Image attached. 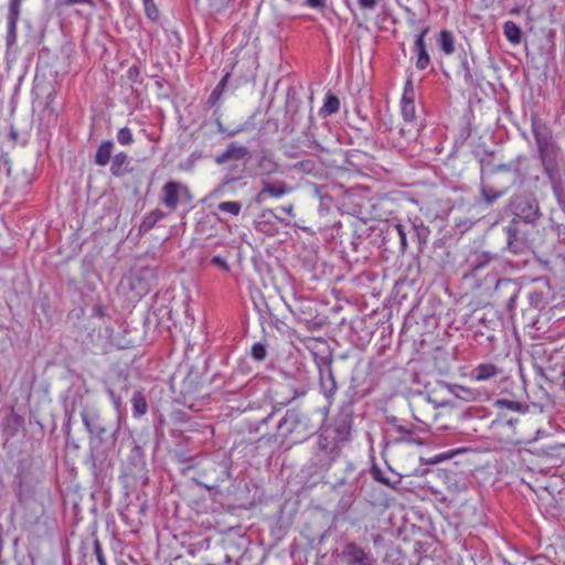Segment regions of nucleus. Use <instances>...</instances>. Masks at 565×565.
<instances>
[{
	"mask_svg": "<svg viewBox=\"0 0 565 565\" xmlns=\"http://www.w3.org/2000/svg\"><path fill=\"white\" fill-rule=\"evenodd\" d=\"M429 29L424 28L415 39L414 43V53L416 55V68L417 70H426L430 64V56L427 51V46L425 43V36L428 33Z\"/></svg>",
	"mask_w": 565,
	"mask_h": 565,
	"instance_id": "393cba45",
	"label": "nucleus"
},
{
	"mask_svg": "<svg viewBox=\"0 0 565 565\" xmlns=\"http://www.w3.org/2000/svg\"><path fill=\"white\" fill-rule=\"evenodd\" d=\"M13 483L14 492L20 503L35 500L40 480L34 471L20 463Z\"/></svg>",
	"mask_w": 565,
	"mask_h": 565,
	"instance_id": "9d476101",
	"label": "nucleus"
},
{
	"mask_svg": "<svg viewBox=\"0 0 565 565\" xmlns=\"http://www.w3.org/2000/svg\"><path fill=\"white\" fill-rule=\"evenodd\" d=\"M88 459L92 462V471L94 479L100 486L111 480V461L108 459L107 454L99 448H89Z\"/></svg>",
	"mask_w": 565,
	"mask_h": 565,
	"instance_id": "2eb2a0df",
	"label": "nucleus"
},
{
	"mask_svg": "<svg viewBox=\"0 0 565 565\" xmlns=\"http://www.w3.org/2000/svg\"><path fill=\"white\" fill-rule=\"evenodd\" d=\"M130 402L132 406V416L135 418H140L141 416L147 414L148 402L141 390L134 391Z\"/></svg>",
	"mask_w": 565,
	"mask_h": 565,
	"instance_id": "4c0bfd02",
	"label": "nucleus"
},
{
	"mask_svg": "<svg viewBox=\"0 0 565 565\" xmlns=\"http://www.w3.org/2000/svg\"><path fill=\"white\" fill-rule=\"evenodd\" d=\"M339 109H340L339 98L334 94L328 93L326 95L324 103L319 110V114L323 117H328V116H331V115L338 113Z\"/></svg>",
	"mask_w": 565,
	"mask_h": 565,
	"instance_id": "49530a36",
	"label": "nucleus"
},
{
	"mask_svg": "<svg viewBox=\"0 0 565 565\" xmlns=\"http://www.w3.org/2000/svg\"><path fill=\"white\" fill-rule=\"evenodd\" d=\"M166 217V213L160 209L152 210L149 214L145 215L140 225L139 232L141 234L148 233L150 230L154 227V225Z\"/></svg>",
	"mask_w": 565,
	"mask_h": 565,
	"instance_id": "ea45409f",
	"label": "nucleus"
},
{
	"mask_svg": "<svg viewBox=\"0 0 565 565\" xmlns=\"http://www.w3.org/2000/svg\"><path fill=\"white\" fill-rule=\"evenodd\" d=\"M213 116L215 117V125L217 127V131L218 132H221L223 135H226L227 137H234L237 134L244 131V127L243 126H241V127H238L237 129H234V130H228L227 128H225L223 122H222V120H221V114H220L218 107L214 109Z\"/></svg>",
	"mask_w": 565,
	"mask_h": 565,
	"instance_id": "864d4df0",
	"label": "nucleus"
},
{
	"mask_svg": "<svg viewBox=\"0 0 565 565\" xmlns=\"http://www.w3.org/2000/svg\"><path fill=\"white\" fill-rule=\"evenodd\" d=\"M526 161V157L523 154L516 156L514 159L507 163H500L495 166V180L502 173H510L512 175V183L515 181L522 182L524 180V172L522 170V163Z\"/></svg>",
	"mask_w": 565,
	"mask_h": 565,
	"instance_id": "5701e85b",
	"label": "nucleus"
},
{
	"mask_svg": "<svg viewBox=\"0 0 565 565\" xmlns=\"http://www.w3.org/2000/svg\"><path fill=\"white\" fill-rule=\"evenodd\" d=\"M499 373V369L492 363L479 364L472 371V377L477 381H486Z\"/></svg>",
	"mask_w": 565,
	"mask_h": 565,
	"instance_id": "79ce46f5",
	"label": "nucleus"
},
{
	"mask_svg": "<svg viewBox=\"0 0 565 565\" xmlns=\"http://www.w3.org/2000/svg\"><path fill=\"white\" fill-rule=\"evenodd\" d=\"M128 462L134 467V469L130 470V473L137 477H145L146 476V459H145V452L141 446L135 445L130 451V455L128 457Z\"/></svg>",
	"mask_w": 565,
	"mask_h": 565,
	"instance_id": "c756f323",
	"label": "nucleus"
},
{
	"mask_svg": "<svg viewBox=\"0 0 565 565\" xmlns=\"http://www.w3.org/2000/svg\"><path fill=\"white\" fill-rule=\"evenodd\" d=\"M310 352L318 369L321 393L327 398L328 404L331 405L338 392V383L332 369V351L330 347L322 341L312 348Z\"/></svg>",
	"mask_w": 565,
	"mask_h": 565,
	"instance_id": "0eeeda50",
	"label": "nucleus"
},
{
	"mask_svg": "<svg viewBox=\"0 0 565 565\" xmlns=\"http://www.w3.org/2000/svg\"><path fill=\"white\" fill-rule=\"evenodd\" d=\"M246 167L245 164H232L227 168L224 175V183L230 184L244 178Z\"/></svg>",
	"mask_w": 565,
	"mask_h": 565,
	"instance_id": "8fccbe9b",
	"label": "nucleus"
},
{
	"mask_svg": "<svg viewBox=\"0 0 565 565\" xmlns=\"http://www.w3.org/2000/svg\"><path fill=\"white\" fill-rule=\"evenodd\" d=\"M537 262L553 276H557V265L565 263V258L558 255L548 258L537 257Z\"/></svg>",
	"mask_w": 565,
	"mask_h": 565,
	"instance_id": "3c124183",
	"label": "nucleus"
},
{
	"mask_svg": "<svg viewBox=\"0 0 565 565\" xmlns=\"http://www.w3.org/2000/svg\"><path fill=\"white\" fill-rule=\"evenodd\" d=\"M185 466L182 473L193 470L192 480L207 490H214L231 478V460L218 455L198 456L181 459Z\"/></svg>",
	"mask_w": 565,
	"mask_h": 565,
	"instance_id": "f03ea898",
	"label": "nucleus"
},
{
	"mask_svg": "<svg viewBox=\"0 0 565 565\" xmlns=\"http://www.w3.org/2000/svg\"><path fill=\"white\" fill-rule=\"evenodd\" d=\"M250 355L257 362L264 361L267 356V345L262 342L254 343L250 349Z\"/></svg>",
	"mask_w": 565,
	"mask_h": 565,
	"instance_id": "6e6d98bb",
	"label": "nucleus"
},
{
	"mask_svg": "<svg viewBox=\"0 0 565 565\" xmlns=\"http://www.w3.org/2000/svg\"><path fill=\"white\" fill-rule=\"evenodd\" d=\"M242 209V204L238 201H224L218 203L217 210L223 213L231 215H238Z\"/></svg>",
	"mask_w": 565,
	"mask_h": 565,
	"instance_id": "5fc2aeb1",
	"label": "nucleus"
},
{
	"mask_svg": "<svg viewBox=\"0 0 565 565\" xmlns=\"http://www.w3.org/2000/svg\"><path fill=\"white\" fill-rule=\"evenodd\" d=\"M565 448V444H554L543 446L537 450V455L554 461V465L562 463L564 458L562 457V450Z\"/></svg>",
	"mask_w": 565,
	"mask_h": 565,
	"instance_id": "58836bf2",
	"label": "nucleus"
},
{
	"mask_svg": "<svg viewBox=\"0 0 565 565\" xmlns=\"http://www.w3.org/2000/svg\"><path fill=\"white\" fill-rule=\"evenodd\" d=\"M394 230L399 237L401 249L403 252L407 248L408 233H413V242L417 244L419 250L426 246L430 235L429 227L426 226L424 221L419 217H415L414 220L408 218L406 223H397L394 225Z\"/></svg>",
	"mask_w": 565,
	"mask_h": 565,
	"instance_id": "1a4fd4ad",
	"label": "nucleus"
},
{
	"mask_svg": "<svg viewBox=\"0 0 565 565\" xmlns=\"http://www.w3.org/2000/svg\"><path fill=\"white\" fill-rule=\"evenodd\" d=\"M338 557L343 565H377L372 552L354 541L343 544Z\"/></svg>",
	"mask_w": 565,
	"mask_h": 565,
	"instance_id": "ddd939ff",
	"label": "nucleus"
},
{
	"mask_svg": "<svg viewBox=\"0 0 565 565\" xmlns=\"http://www.w3.org/2000/svg\"><path fill=\"white\" fill-rule=\"evenodd\" d=\"M160 202L170 211H174L181 199V183L170 180L161 189Z\"/></svg>",
	"mask_w": 565,
	"mask_h": 565,
	"instance_id": "b1692460",
	"label": "nucleus"
},
{
	"mask_svg": "<svg viewBox=\"0 0 565 565\" xmlns=\"http://www.w3.org/2000/svg\"><path fill=\"white\" fill-rule=\"evenodd\" d=\"M494 406L498 409H500L501 412L505 409V411L515 412L520 415H524L530 411L529 404L522 403L519 401H514V399H509V398H498L494 402Z\"/></svg>",
	"mask_w": 565,
	"mask_h": 565,
	"instance_id": "e433bc0d",
	"label": "nucleus"
},
{
	"mask_svg": "<svg viewBox=\"0 0 565 565\" xmlns=\"http://www.w3.org/2000/svg\"><path fill=\"white\" fill-rule=\"evenodd\" d=\"M24 424V418L13 411L3 419V433L8 438L14 437Z\"/></svg>",
	"mask_w": 565,
	"mask_h": 565,
	"instance_id": "2f4dec72",
	"label": "nucleus"
},
{
	"mask_svg": "<svg viewBox=\"0 0 565 565\" xmlns=\"http://www.w3.org/2000/svg\"><path fill=\"white\" fill-rule=\"evenodd\" d=\"M318 430L298 408H289L276 423L275 434H265L259 441L274 445L300 444Z\"/></svg>",
	"mask_w": 565,
	"mask_h": 565,
	"instance_id": "20e7f679",
	"label": "nucleus"
},
{
	"mask_svg": "<svg viewBox=\"0 0 565 565\" xmlns=\"http://www.w3.org/2000/svg\"><path fill=\"white\" fill-rule=\"evenodd\" d=\"M117 141L122 146H129L134 142L132 132L128 127H122L117 132Z\"/></svg>",
	"mask_w": 565,
	"mask_h": 565,
	"instance_id": "4d7b16f0",
	"label": "nucleus"
},
{
	"mask_svg": "<svg viewBox=\"0 0 565 565\" xmlns=\"http://www.w3.org/2000/svg\"><path fill=\"white\" fill-rule=\"evenodd\" d=\"M315 193L319 198V212L321 214L328 213L333 205V199L329 195L322 186L316 185Z\"/></svg>",
	"mask_w": 565,
	"mask_h": 565,
	"instance_id": "09e8293b",
	"label": "nucleus"
},
{
	"mask_svg": "<svg viewBox=\"0 0 565 565\" xmlns=\"http://www.w3.org/2000/svg\"><path fill=\"white\" fill-rule=\"evenodd\" d=\"M249 157V150L247 147L243 145H237L236 142H231L227 145L226 149L218 153L214 161L217 164H224L228 161L235 160H245Z\"/></svg>",
	"mask_w": 565,
	"mask_h": 565,
	"instance_id": "a878e982",
	"label": "nucleus"
},
{
	"mask_svg": "<svg viewBox=\"0 0 565 565\" xmlns=\"http://www.w3.org/2000/svg\"><path fill=\"white\" fill-rule=\"evenodd\" d=\"M105 390L109 396L116 413L119 418H122L126 414V398L129 396L131 390V383L127 375L121 373L109 377L105 383Z\"/></svg>",
	"mask_w": 565,
	"mask_h": 565,
	"instance_id": "9b49d317",
	"label": "nucleus"
},
{
	"mask_svg": "<svg viewBox=\"0 0 565 565\" xmlns=\"http://www.w3.org/2000/svg\"><path fill=\"white\" fill-rule=\"evenodd\" d=\"M223 94L218 90H216L215 88L211 92L209 98L206 99V102L204 103V108L205 109H211L213 107H218L220 108V100L222 98Z\"/></svg>",
	"mask_w": 565,
	"mask_h": 565,
	"instance_id": "052dcab7",
	"label": "nucleus"
},
{
	"mask_svg": "<svg viewBox=\"0 0 565 565\" xmlns=\"http://www.w3.org/2000/svg\"><path fill=\"white\" fill-rule=\"evenodd\" d=\"M20 12L21 10L8 9V30L6 36L8 47H11L17 41V25L20 18Z\"/></svg>",
	"mask_w": 565,
	"mask_h": 565,
	"instance_id": "c9c22d12",
	"label": "nucleus"
},
{
	"mask_svg": "<svg viewBox=\"0 0 565 565\" xmlns=\"http://www.w3.org/2000/svg\"><path fill=\"white\" fill-rule=\"evenodd\" d=\"M504 212L511 222L536 228L543 218L540 201L532 191H520L510 196Z\"/></svg>",
	"mask_w": 565,
	"mask_h": 565,
	"instance_id": "423d86ee",
	"label": "nucleus"
},
{
	"mask_svg": "<svg viewBox=\"0 0 565 565\" xmlns=\"http://www.w3.org/2000/svg\"><path fill=\"white\" fill-rule=\"evenodd\" d=\"M497 422L505 424V425L514 428L516 426V424H519L520 418H519V416H508V414H505V413H499V417H498Z\"/></svg>",
	"mask_w": 565,
	"mask_h": 565,
	"instance_id": "680f3d73",
	"label": "nucleus"
},
{
	"mask_svg": "<svg viewBox=\"0 0 565 565\" xmlns=\"http://www.w3.org/2000/svg\"><path fill=\"white\" fill-rule=\"evenodd\" d=\"M437 43L446 55H450L455 52V38L451 31L446 29L441 30L438 34Z\"/></svg>",
	"mask_w": 565,
	"mask_h": 565,
	"instance_id": "c03bdc74",
	"label": "nucleus"
},
{
	"mask_svg": "<svg viewBox=\"0 0 565 565\" xmlns=\"http://www.w3.org/2000/svg\"><path fill=\"white\" fill-rule=\"evenodd\" d=\"M425 127L424 122H405L398 127L397 134L406 141L415 140L420 130Z\"/></svg>",
	"mask_w": 565,
	"mask_h": 565,
	"instance_id": "37998d69",
	"label": "nucleus"
},
{
	"mask_svg": "<svg viewBox=\"0 0 565 565\" xmlns=\"http://www.w3.org/2000/svg\"><path fill=\"white\" fill-rule=\"evenodd\" d=\"M427 471H428L427 469H424L420 471L418 469H415L413 472H409L406 475L395 473L394 478H390L376 465H373L370 469V473L375 481H377L384 486H387L391 489H396L398 487V484L402 482V478L404 476H423Z\"/></svg>",
	"mask_w": 565,
	"mask_h": 565,
	"instance_id": "412c9836",
	"label": "nucleus"
},
{
	"mask_svg": "<svg viewBox=\"0 0 565 565\" xmlns=\"http://www.w3.org/2000/svg\"><path fill=\"white\" fill-rule=\"evenodd\" d=\"M294 168L305 173H312L316 170V162L310 159L298 161L294 164Z\"/></svg>",
	"mask_w": 565,
	"mask_h": 565,
	"instance_id": "bf43d9fd",
	"label": "nucleus"
},
{
	"mask_svg": "<svg viewBox=\"0 0 565 565\" xmlns=\"http://www.w3.org/2000/svg\"><path fill=\"white\" fill-rule=\"evenodd\" d=\"M257 168L262 175L270 177L278 171L279 164L271 152L263 151L258 158Z\"/></svg>",
	"mask_w": 565,
	"mask_h": 565,
	"instance_id": "7c9ffc66",
	"label": "nucleus"
},
{
	"mask_svg": "<svg viewBox=\"0 0 565 565\" xmlns=\"http://www.w3.org/2000/svg\"><path fill=\"white\" fill-rule=\"evenodd\" d=\"M57 3L60 6L71 7L77 3H85L89 6L92 9H95L97 7V3L95 0H57Z\"/></svg>",
	"mask_w": 565,
	"mask_h": 565,
	"instance_id": "0e129e2a",
	"label": "nucleus"
},
{
	"mask_svg": "<svg viewBox=\"0 0 565 565\" xmlns=\"http://www.w3.org/2000/svg\"><path fill=\"white\" fill-rule=\"evenodd\" d=\"M478 162L480 164V180H493L495 179V163L494 152L483 151L478 154Z\"/></svg>",
	"mask_w": 565,
	"mask_h": 565,
	"instance_id": "c85d7f7f",
	"label": "nucleus"
},
{
	"mask_svg": "<svg viewBox=\"0 0 565 565\" xmlns=\"http://www.w3.org/2000/svg\"><path fill=\"white\" fill-rule=\"evenodd\" d=\"M309 126L303 130V135L306 137V140L303 141V145L308 148L316 149L319 153H327V154H335L339 157H345V151L341 148L330 149L323 145H321L318 140H316L313 134L311 132V125L313 124V117L310 114L308 116Z\"/></svg>",
	"mask_w": 565,
	"mask_h": 565,
	"instance_id": "bb28decb",
	"label": "nucleus"
},
{
	"mask_svg": "<svg viewBox=\"0 0 565 565\" xmlns=\"http://www.w3.org/2000/svg\"><path fill=\"white\" fill-rule=\"evenodd\" d=\"M145 13L151 21H157L159 18V10L153 0H143Z\"/></svg>",
	"mask_w": 565,
	"mask_h": 565,
	"instance_id": "13d9d810",
	"label": "nucleus"
},
{
	"mask_svg": "<svg viewBox=\"0 0 565 565\" xmlns=\"http://www.w3.org/2000/svg\"><path fill=\"white\" fill-rule=\"evenodd\" d=\"M530 120L531 132L535 140L537 158L541 162L543 173L547 178L558 204L565 210L564 151L554 137L550 126L537 113H532Z\"/></svg>",
	"mask_w": 565,
	"mask_h": 565,
	"instance_id": "f257e3e1",
	"label": "nucleus"
},
{
	"mask_svg": "<svg viewBox=\"0 0 565 565\" xmlns=\"http://www.w3.org/2000/svg\"><path fill=\"white\" fill-rule=\"evenodd\" d=\"M81 418L88 433L89 448L113 447L116 444L122 419L117 413L114 416L102 413L95 407L85 406L81 411Z\"/></svg>",
	"mask_w": 565,
	"mask_h": 565,
	"instance_id": "7ed1b4c3",
	"label": "nucleus"
},
{
	"mask_svg": "<svg viewBox=\"0 0 565 565\" xmlns=\"http://www.w3.org/2000/svg\"><path fill=\"white\" fill-rule=\"evenodd\" d=\"M171 313H172L171 309H169L168 307H164V306L157 308L153 311V315L158 318V322H161L166 316L170 320Z\"/></svg>",
	"mask_w": 565,
	"mask_h": 565,
	"instance_id": "774afa93",
	"label": "nucleus"
},
{
	"mask_svg": "<svg viewBox=\"0 0 565 565\" xmlns=\"http://www.w3.org/2000/svg\"><path fill=\"white\" fill-rule=\"evenodd\" d=\"M500 255L490 250H475L466 260L467 271L465 278L477 279L480 274L488 269L493 263H498Z\"/></svg>",
	"mask_w": 565,
	"mask_h": 565,
	"instance_id": "4468645a",
	"label": "nucleus"
},
{
	"mask_svg": "<svg viewBox=\"0 0 565 565\" xmlns=\"http://www.w3.org/2000/svg\"><path fill=\"white\" fill-rule=\"evenodd\" d=\"M401 110L405 122H423L420 117L416 115L415 89L412 79H407L405 83Z\"/></svg>",
	"mask_w": 565,
	"mask_h": 565,
	"instance_id": "6ab92c4d",
	"label": "nucleus"
},
{
	"mask_svg": "<svg viewBox=\"0 0 565 565\" xmlns=\"http://www.w3.org/2000/svg\"><path fill=\"white\" fill-rule=\"evenodd\" d=\"M128 154L124 151L118 152L111 158L110 173L116 178H121L131 171V169H128Z\"/></svg>",
	"mask_w": 565,
	"mask_h": 565,
	"instance_id": "473e14b6",
	"label": "nucleus"
},
{
	"mask_svg": "<svg viewBox=\"0 0 565 565\" xmlns=\"http://www.w3.org/2000/svg\"><path fill=\"white\" fill-rule=\"evenodd\" d=\"M476 287L488 295L492 301L504 308L507 315L513 319L518 307V298L522 290L521 284L513 278H499L497 275L487 274L482 281L476 284Z\"/></svg>",
	"mask_w": 565,
	"mask_h": 565,
	"instance_id": "39448f33",
	"label": "nucleus"
},
{
	"mask_svg": "<svg viewBox=\"0 0 565 565\" xmlns=\"http://www.w3.org/2000/svg\"><path fill=\"white\" fill-rule=\"evenodd\" d=\"M94 553L99 565H107L106 558L103 554L102 544L97 537L94 539Z\"/></svg>",
	"mask_w": 565,
	"mask_h": 565,
	"instance_id": "69168bd1",
	"label": "nucleus"
},
{
	"mask_svg": "<svg viewBox=\"0 0 565 565\" xmlns=\"http://www.w3.org/2000/svg\"><path fill=\"white\" fill-rule=\"evenodd\" d=\"M259 313L260 323L265 327L275 328L280 333H284L287 329V324L284 319L274 312L273 308L264 300L263 307L256 305Z\"/></svg>",
	"mask_w": 565,
	"mask_h": 565,
	"instance_id": "4be33fe9",
	"label": "nucleus"
},
{
	"mask_svg": "<svg viewBox=\"0 0 565 565\" xmlns=\"http://www.w3.org/2000/svg\"><path fill=\"white\" fill-rule=\"evenodd\" d=\"M340 455V447L335 444H331L330 440L319 433L317 447L310 459V466L313 468V472L317 473L329 470Z\"/></svg>",
	"mask_w": 565,
	"mask_h": 565,
	"instance_id": "f8f14e48",
	"label": "nucleus"
},
{
	"mask_svg": "<svg viewBox=\"0 0 565 565\" xmlns=\"http://www.w3.org/2000/svg\"><path fill=\"white\" fill-rule=\"evenodd\" d=\"M320 434L331 444H335L342 451L343 446L351 439L352 425L348 418H341L328 427H318Z\"/></svg>",
	"mask_w": 565,
	"mask_h": 565,
	"instance_id": "dca6fc26",
	"label": "nucleus"
},
{
	"mask_svg": "<svg viewBox=\"0 0 565 565\" xmlns=\"http://www.w3.org/2000/svg\"><path fill=\"white\" fill-rule=\"evenodd\" d=\"M288 308L298 322L302 323L309 331L320 330L324 324L323 320L318 318V316L307 313L306 309H310L309 305H301L295 309L288 306Z\"/></svg>",
	"mask_w": 565,
	"mask_h": 565,
	"instance_id": "cd10ccee",
	"label": "nucleus"
},
{
	"mask_svg": "<svg viewBox=\"0 0 565 565\" xmlns=\"http://www.w3.org/2000/svg\"><path fill=\"white\" fill-rule=\"evenodd\" d=\"M291 191L289 186L282 180L268 181L264 180L262 190L257 193L255 201L256 203H263L269 198L279 199Z\"/></svg>",
	"mask_w": 565,
	"mask_h": 565,
	"instance_id": "aec40b11",
	"label": "nucleus"
},
{
	"mask_svg": "<svg viewBox=\"0 0 565 565\" xmlns=\"http://www.w3.org/2000/svg\"><path fill=\"white\" fill-rule=\"evenodd\" d=\"M527 301L531 309L541 311L544 309L548 301H547V294L543 290H532L527 295Z\"/></svg>",
	"mask_w": 565,
	"mask_h": 565,
	"instance_id": "a18cd8bd",
	"label": "nucleus"
},
{
	"mask_svg": "<svg viewBox=\"0 0 565 565\" xmlns=\"http://www.w3.org/2000/svg\"><path fill=\"white\" fill-rule=\"evenodd\" d=\"M127 78L131 83H139L140 82V68L137 65H131L127 71Z\"/></svg>",
	"mask_w": 565,
	"mask_h": 565,
	"instance_id": "338daca9",
	"label": "nucleus"
},
{
	"mask_svg": "<svg viewBox=\"0 0 565 565\" xmlns=\"http://www.w3.org/2000/svg\"><path fill=\"white\" fill-rule=\"evenodd\" d=\"M391 121H392V117L388 116H383L379 119V122H377V126H376V130L381 131V132H392L394 129L391 125Z\"/></svg>",
	"mask_w": 565,
	"mask_h": 565,
	"instance_id": "e2e57ef3",
	"label": "nucleus"
},
{
	"mask_svg": "<svg viewBox=\"0 0 565 565\" xmlns=\"http://www.w3.org/2000/svg\"><path fill=\"white\" fill-rule=\"evenodd\" d=\"M114 147L115 145L113 140H103L102 143L98 146L94 157L95 164L99 167L107 166L113 158Z\"/></svg>",
	"mask_w": 565,
	"mask_h": 565,
	"instance_id": "f704fd0d",
	"label": "nucleus"
},
{
	"mask_svg": "<svg viewBox=\"0 0 565 565\" xmlns=\"http://www.w3.org/2000/svg\"><path fill=\"white\" fill-rule=\"evenodd\" d=\"M503 34L505 39L513 45H518L522 41L523 32L521 28L513 21H505L503 23Z\"/></svg>",
	"mask_w": 565,
	"mask_h": 565,
	"instance_id": "a19ab883",
	"label": "nucleus"
},
{
	"mask_svg": "<svg viewBox=\"0 0 565 565\" xmlns=\"http://www.w3.org/2000/svg\"><path fill=\"white\" fill-rule=\"evenodd\" d=\"M510 184L502 183L495 179L480 180V196L487 206L493 205L500 198H502L509 190Z\"/></svg>",
	"mask_w": 565,
	"mask_h": 565,
	"instance_id": "a211bd4d",
	"label": "nucleus"
},
{
	"mask_svg": "<svg viewBox=\"0 0 565 565\" xmlns=\"http://www.w3.org/2000/svg\"><path fill=\"white\" fill-rule=\"evenodd\" d=\"M460 70L463 72V79L470 86H479L482 81L481 76H478L477 73H472L469 66V62L467 55L465 54L460 61Z\"/></svg>",
	"mask_w": 565,
	"mask_h": 565,
	"instance_id": "de8ad7c7",
	"label": "nucleus"
},
{
	"mask_svg": "<svg viewBox=\"0 0 565 565\" xmlns=\"http://www.w3.org/2000/svg\"><path fill=\"white\" fill-rule=\"evenodd\" d=\"M344 477L339 478L334 482L333 488L339 489L347 484L350 486L351 488H356V481L359 480L360 477H362L363 472H358L355 466L352 462L348 461L344 468Z\"/></svg>",
	"mask_w": 565,
	"mask_h": 565,
	"instance_id": "72a5a7b5",
	"label": "nucleus"
},
{
	"mask_svg": "<svg viewBox=\"0 0 565 565\" xmlns=\"http://www.w3.org/2000/svg\"><path fill=\"white\" fill-rule=\"evenodd\" d=\"M415 419L419 422V419L415 416ZM422 425H401L396 428L394 434H390V440L391 444H401V443H407V444H417L422 445L423 440L418 437L419 433H426L428 430V425L424 422H422Z\"/></svg>",
	"mask_w": 565,
	"mask_h": 565,
	"instance_id": "f3484780",
	"label": "nucleus"
},
{
	"mask_svg": "<svg viewBox=\"0 0 565 565\" xmlns=\"http://www.w3.org/2000/svg\"><path fill=\"white\" fill-rule=\"evenodd\" d=\"M534 228L509 221L504 226L505 245L503 249L513 255H526L532 250V231Z\"/></svg>",
	"mask_w": 565,
	"mask_h": 565,
	"instance_id": "6e6552de",
	"label": "nucleus"
},
{
	"mask_svg": "<svg viewBox=\"0 0 565 565\" xmlns=\"http://www.w3.org/2000/svg\"><path fill=\"white\" fill-rule=\"evenodd\" d=\"M300 103L301 102L299 99H296V98H292L288 103V111L290 113L291 130H295L296 127H298L300 125V118H299V105H300Z\"/></svg>",
	"mask_w": 565,
	"mask_h": 565,
	"instance_id": "603ef678",
	"label": "nucleus"
}]
</instances>
